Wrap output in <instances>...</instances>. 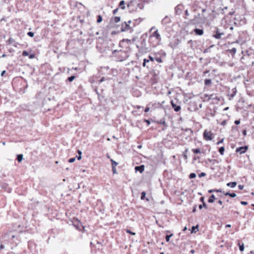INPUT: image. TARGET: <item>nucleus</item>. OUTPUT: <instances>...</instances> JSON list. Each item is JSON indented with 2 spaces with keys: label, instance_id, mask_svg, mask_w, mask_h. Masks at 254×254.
<instances>
[{
  "label": "nucleus",
  "instance_id": "63",
  "mask_svg": "<svg viewBox=\"0 0 254 254\" xmlns=\"http://www.w3.org/2000/svg\"><path fill=\"white\" fill-rule=\"evenodd\" d=\"M243 134H244V135H246V130H244V131H243Z\"/></svg>",
  "mask_w": 254,
  "mask_h": 254
},
{
  "label": "nucleus",
  "instance_id": "1",
  "mask_svg": "<svg viewBox=\"0 0 254 254\" xmlns=\"http://www.w3.org/2000/svg\"><path fill=\"white\" fill-rule=\"evenodd\" d=\"M131 40L123 39L119 44L120 47L123 49L115 50L112 54L114 57L116 58L117 61L122 62L126 60L129 56L128 52L129 51V45L131 44Z\"/></svg>",
  "mask_w": 254,
  "mask_h": 254
},
{
  "label": "nucleus",
  "instance_id": "43",
  "mask_svg": "<svg viewBox=\"0 0 254 254\" xmlns=\"http://www.w3.org/2000/svg\"><path fill=\"white\" fill-rule=\"evenodd\" d=\"M154 31V32H158V29H157L155 27H152L150 29V31Z\"/></svg>",
  "mask_w": 254,
  "mask_h": 254
},
{
  "label": "nucleus",
  "instance_id": "44",
  "mask_svg": "<svg viewBox=\"0 0 254 254\" xmlns=\"http://www.w3.org/2000/svg\"><path fill=\"white\" fill-rule=\"evenodd\" d=\"M193 32H203L202 29H199L195 28L194 29Z\"/></svg>",
  "mask_w": 254,
  "mask_h": 254
},
{
  "label": "nucleus",
  "instance_id": "33",
  "mask_svg": "<svg viewBox=\"0 0 254 254\" xmlns=\"http://www.w3.org/2000/svg\"><path fill=\"white\" fill-rule=\"evenodd\" d=\"M102 21V17L100 15H99L97 17V23H100Z\"/></svg>",
  "mask_w": 254,
  "mask_h": 254
},
{
  "label": "nucleus",
  "instance_id": "53",
  "mask_svg": "<svg viewBox=\"0 0 254 254\" xmlns=\"http://www.w3.org/2000/svg\"><path fill=\"white\" fill-rule=\"evenodd\" d=\"M235 124L237 125H239L240 124V120H236L235 121Z\"/></svg>",
  "mask_w": 254,
  "mask_h": 254
},
{
  "label": "nucleus",
  "instance_id": "54",
  "mask_svg": "<svg viewBox=\"0 0 254 254\" xmlns=\"http://www.w3.org/2000/svg\"><path fill=\"white\" fill-rule=\"evenodd\" d=\"M238 187L240 190H243L244 188V186L241 185H239Z\"/></svg>",
  "mask_w": 254,
  "mask_h": 254
},
{
  "label": "nucleus",
  "instance_id": "4",
  "mask_svg": "<svg viewBox=\"0 0 254 254\" xmlns=\"http://www.w3.org/2000/svg\"><path fill=\"white\" fill-rule=\"evenodd\" d=\"M31 50H30L29 52L26 51H23L22 55L23 57L28 56L29 59H32L35 58V54L34 53H31Z\"/></svg>",
  "mask_w": 254,
  "mask_h": 254
},
{
  "label": "nucleus",
  "instance_id": "16",
  "mask_svg": "<svg viewBox=\"0 0 254 254\" xmlns=\"http://www.w3.org/2000/svg\"><path fill=\"white\" fill-rule=\"evenodd\" d=\"M200 201L202 203H203V207L205 208V209H207V205H206V204L205 203V201H204V197L203 196H202L200 198Z\"/></svg>",
  "mask_w": 254,
  "mask_h": 254
},
{
  "label": "nucleus",
  "instance_id": "22",
  "mask_svg": "<svg viewBox=\"0 0 254 254\" xmlns=\"http://www.w3.org/2000/svg\"><path fill=\"white\" fill-rule=\"evenodd\" d=\"M141 200H144L145 199V196H146V192L145 191H143L141 192ZM146 200L147 201H149V199L148 198H146Z\"/></svg>",
  "mask_w": 254,
  "mask_h": 254
},
{
  "label": "nucleus",
  "instance_id": "37",
  "mask_svg": "<svg viewBox=\"0 0 254 254\" xmlns=\"http://www.w3.org/2000/svg\"><path fill=\"white\" fill-rule=\"evenodd\" d=\"M77 152H78V154H79V156H77V159H78V160H80L81 159V151H80L79 150H78L77 151Z\"/></svg>",
  "mask_w": 254,
  "mask_h": 254
},
{
  "label": "nucleus",
  "instance_id": "25",
  "mask_svg": "<svg viewBox=\"0 0 254 254\" xmlns=\"http://www.w3.org/2000/svg\"><path fill=\"white\" fill-rule=\"evenodd\" d=\"M238 245L239 246V249L240 251L243 252L244 250V245L243 243L242 244H240V242L238 243Z\"/></svg>",
  "mask_w": 254,
  "mask_h": 254
},
{
  "label": "nucleus",
  "instance_id": "19",
  "mask_svg": "<svg viewBox=\"0 0 254 254\" xmlns=\"http://www.w3.org/2000/svg\"><path fill=\"white\" fill-rule=\"evenodd\" d=\"M110 161L111 162V164H112V168H115L117 167V166L118 165V163L117 162H116V161H115L113 159H110Z\"/></svg>",
  "mask_w": 254,
  "mask_h": 254
},
{
  "label": "nucleus",
  "instance_id": "40",
  "mask_svg": "<svg viewBox=\"0 0 254 254\" xmlns=\"http://www.w3.org/2000/svg\"><path fill=\"white\" fill-rule=\"evenodd\" d=\"M126 232H127V233L128 234H131L132 235H135V233L131 232V231H130L128 229H127L126 230Z\"/></svg>",
  "mask_w": 254,
  "mask_h": 254
},
{
  "label": "nucleus",
  "instance_id": "42",
  "mask_svg": "<svg viewBox=\"0 0 254 254\" xmlns=\"http://www.w3.org/2000/svg\"><path fill=\"white\" fill-rule=\"evenodd\" d=\"M226 124H227V121H226V120H224V121H223L221 123V124H220V125H222V126H225Z\"/></svg>",
  "mask_w": 254,
  "mask_h": 254
},
{
  "label": "nucleus",
  "instance_id": "34",
  "mask_svg": "<svg viewBox=\"0 0 254 254\" xmlns=\"http://www.w3.org/2000/svg\"><path fill=\"white\" fill-rule=\"evenodd\" d=\"M75 78V76H71L70 77H69L67 79V80L69 81V82H71Z\"/></svg>",
  "mask_w": 254,
  "mask_h": 254
},
{
  "label": "nucleus",
  "instance_id": "15",
  "mask_svg": "<svg viewBox=\"0 0 254 254\" xmlns=\"http://www.w3.org/2000/svg\"><path fill=\"white\" fill-rule=\"evenodd\" d=\"M181 7V5H178L175 7L176 12L178 14H180L182 12Z\"/></svg>",
  "mask_w": 254,
  "mask_h": 254
},
{
  "label": "nucleus",
  "instance_id": "11",
  "mask_svg": "<svg viewBox=\"0 0 254 254\" xmlns=\"http://www.w3.org/2000/svg\"><path fill=\"white\" fill-rule=\"evenodd\" d=\"M216 199V197L214 194H212L208 200V202L210 203H213Z\"/></svg>",
  "mask_w": 254,
  "mask_h": 254
},
{
  "label": "nucleus",
  "instance_id": "30",
  "mask_svg": "<svg viewBox=\"0 0 254 254\" xmlns=\"http://www.w3.org/2000/svg\"><path fill=\"white\" fill-rule=\"evenodd\" d=\"M191 151L195 154L199 153L200 152V150L199 148L192 149Z\"/></svg>",
  "mask_w": 254,
  "mask_h": 254
},
{
  "label": "nucleus",
  "instance_id": "61",
  "mask_svg": "<svg viewBox=\"0 0 254 254\" xmlns=\"http://www.w3.org/2000/svg\"><path fill=\"white\" fill-rule=\"evenodd\" d=\"M226 228H230L231 227V225L230 224H227L226 225Z\"/></svg>",
  "mask_w": 254,
  "mask_h": 254
},
{
  "label": "nucleus",
  "instance_id": "60",
  "mask_svg": "<svg viewBox=\"0 0 254 254\" xmlns=\"http://www.w3.org/2000/svg\"><path fill=\"white\" fill-rule=\"evenodd\" d=\"M5 73V70L2 71L1 73V76H3Z\"/></svg>",
  "mask_w": 254,
  "mask_h": 254
},
{
  "label": "nucleus",
  "instance_id": "36",
  "mask_svg": "<svg viewBox=\"0 0 254 254\" xmlns=\"http://www.w3.org/2000/svg\"><path fill=\"white\" fill-rule=\"evenodd\" d=\"M188 151V150L186 149L185 151L183 153V157L185 158V159L187 160L188 159V156L187 155V152Z\"/></svg>",
  "mask_w": 254,
  "mask_h": 254
},
{
  "label": "nucleus",
  "instance_id": "50",
  "mask_svg": "<svg viewBox=\"0 0 254 254\" xmlns=\"http://www.w3.org/2000/svg\"><path fill=\"white\" fill-rule=\"evenodd\" d=\"M241 203L242 205H247V204H248V202H246V201H241Z\"/></svg>",
  "mask_w": 254,
  "mask_h": 254
},
{
  "label": "nucleus",
  "instance_id": "10",
  "mask_svg": "<svg viewBox=\"0 0 254 254\" xmlns=\"http://www.w3.org/2000/svg\"><path fill=\"white\" fill-rule=\"evenodd\" d=\"M236 51L237 50L235 48H233L232 49H229L227 50V52L230 53L232 55V57H234V56L236 53Z\"/></svg>",
  "mask_w": 254,
  "mask_h": 254
},
{
  "label": "nucleus",
  "instance_id": "9",
  "mask_svg": "<svg viewBox=\"0 0 254 254\" xmlns=\"http://www.w3.org/2000/svg\"><path fill=\"white\" fill-rule=\"evenodd\" d=\"M7 43L9 45H12L14 46H16V45L17 44V43L15 42V40L11 37L9 38V39L7 41Z\"/></svg>",
  "mask_w": 254,
  "mask_h": 254
},
{
  "label": "nucleus",
  "instance_id": "64",
  "mask_svg": "<svg viewBox=\"0 0 254 254\" xmlns=\"http://www.w3.org/2000/svg\"><path fill=\"white\" fill-rule=\"evenodd\" d=\"M187 227H185L183 229V231L185 232V231H186V230H187Z\"/></svg>",
  "mask_w": 254,
  "mask_h": 254
},
{
  "label": "nucleus",
  "instance_id": "58",
  "mask_svg": "<svg viewBox=\"0 0 254 254\" xmlns=\"http://www.w3.org/2000/svg\"><path fill=\"white\" fill-rule=\"evenodd\" d=\"M218 203L220 204V205H222V201L221 200H219L218 201Z\"/></svg>",
  "mask_w": 254,
  "mask_h": 254
},
{
  "label": "nucleus",
  "instance_id": "62",
  "mask_svg": "<svg viewBox=\"0 0 254 254\" xmlns=\"http://www.w3.org/2000/svg\"><path fill=\"white\" fill-rule=\"evenodd\" d=\"M185 13H186V15H189V12H188V10H186L185 11Z\"/></svg>",
  "mask_w": 254,
  "mask_h": 254
},
{
  "label": "nucleus",
  "instance_id": "31",
  "mask_svg": "<svg viewBox=\"0 0 254 254\" xmlns=\"http://www.w3.org/2000/svg\"><path fill=\"white\" fill-rule=\"evenodd\" d=\"M157 78H156V75H154V79H153L152 78L151 79V83L152 84H154L155 83L157 82Z\"/></svg>",
  "mask_w": 254,
  "mask_h": 254
},
{
  "label": "nucleus",
  "instance_id": "14",
  "mask_svg": "<svg viewBox=\"0 0 254 254\" xmlns=\"http://www.w3.org/2000/svg\"><path fill=\"white\" fill-rule=\"evenodd\" d=\"M208 192L209 193H212V192H222V190L221 189H211L208 190Z\"/></svg>",
  "mask_w": 254,
  "mask_h": 254
},
{
  "label": "nucleus",
  "instance_id": "35",
  "mask_svg": "<svg viewBox=\"0 0 254 254\" xmlns=\"http://www.w3.org/2000/svg\"><path fill=\"white\" fill-rule=\"evenodd\" d=\"M195 177H196V174L193 173L190 174V175L189 176V178L190 179H193V178H195Z\"/></svg>",
  "mask_w": 254,
  "mask_h": 254
},
{
  "label": "nucleus",
  "instance_id": "28",
  "mask_svg": "<svg viewBox=\"0 0 254 254\" xmlns=\"http://www.w3.org/2000/svg\"><path fill=\"white\" fill-rule=\"evenodd\" d=\"M113 20L115 23H118L121 20V17L119 16H116L114 17Z\"/></svg>",
  "mask_w": 254,
  "mask_h": 254
},
{
  "label": "nucleus",
  "instance_id": "5",
  "mask_svg": "<svg viewBox=\"0 0 254 254\" xmlns=\"http://www.w3.org/2000/svg\"><path fill=\"white\" fill-rule=\"evenodd\" d=\"M248 147L247 146L238 147L236 149V152H239L240 154L244 153L248 150Z\"/></svg>",
  "mask_w": 254,
  "mask_h": 254
},
{
  "label": "nucleus",
  "instance_id": "41",
  "mask_svg": "<svg viewBox=\"0 0 254 254\" xmlns=\"http://www.w3.org/2000/svg\"><path fill=\"white\" fill-rule=\"evenodd\" d=\"M75 157L71 158L69 159L68 162L69 163H73V162H74L75 161Z\"/></svg>",
  "mask_w": 254,
  "mask_h": 254
},
{
  "label": "nucleus",
  "instance_id": "17",
  "mask_svg": "<svg viewBox=\"0 0 254 254\" xmlns=\"http://www.w3.org/2000/svg\"><path fill=\"white\" fill-rule=\"evenodd\" d=\"M211 80L209 79H206L204 80V84L205 86H209L211 84Z\"/></svg>",
  "mask_w": 254,
  "mask_h": 254
},
{
  "label": "nucleus",
  "instance_id": "45",
  "mask_svg": "<svg viewBox=\"0 0 254 254\" xmlns=\"http://www.w3.org/2000/svg\"><path fill=\"white\" fill-rule=\"evenodd\" d=\"M144 122L146 123L148 126H149L150 124V121L148 120L144 119Z\"/></svg>",
  "mask_w": 254,
  "mask_h": 254
},
{
  "label": "nucleus",
  "instance_id": "48",
  "mask_svg": "<svg viewBox=\"0 0 254 254\" xmlns=\"http://www.w3.org/2000/svg\"><path fill=\"white\" fill-rule=\"evenodd\" d=\"M149 60H150L151 62H153L154 60H155V58H153L152 57H151V56H149Z\"/></svg>",
  "mask_w": 254,
  "mask_h": 254
},
{
  "label": "nucleus",
  "instance_id": "2",
  "mask_svg": "<svg viewBox=\"0 0 254 254\" xmlns=\"http://www.w3.org/2000/svg\"><path fill=\"white\" fill-rule=\"evenodd\" d=\"M161 41V37L158 33H153L149 36V42L152 47H155L159 45Z\"/></svg>",
  "mask_w": 254,
  "mask_h": 254
},
{
  "label": "nucleus",
  "instance_id": "8",
  "mask_svg": "<svg viewBox=\"0 0 254 254\" xmlns=\"http://www.w3.org/2000/svg\"><path fill=\"white\" fill-rule=\"evenodd\" d=\"M135 171H139L142 173L144 171V165H142L139 166H136L134 168Z\"/></svg>",
  "mask_w": 254,
  "mask_h": 254
},
{
  "label": "nucleus",
  "instance_id": "47",
  "mask_svg": "<svg viewBox=\"0 0 254 254\" xmlns=\"http://www.w3.org/2000/svg\"><path fill=\"white\" fill-rule=\"evenodd\" d=\"M112 171H113V174H116L117 173L116 167L112 168Z\"/></svg>",
  "mask_w": 254,
  "mask_h": 254
},
{
  "label": "nucleus",
  "instance_id": "24",
  "mask_svg": "<svg viewBox=\"0 0 254 254\" xmlns=\"http://www.w3.org/2000/svg\"><path fill=\"white\" fill-rule=\"evenodd\" d=\"M223 34V33H216V34L214 35V37L216 39H220L221 35Z\"/></svg>",
  "mask_w": 254,
  "mask_h": 254
},
{
  "label": "nucleus",
  "instance_id": "57",
  "mask_svg": "<svg viewBox=\"0 0 254 254\" xmlns=\"http://www.w3.org/2000/svg\"><path fill=\"white\" fill-rule=\"evenodd\" d=\"M4 246H3V245H1V244L0 245V250H2V249H4Z\"/></svg>",
  "mask_w": 254,
  "mask_h": 254
},
{
  "label": "nucleus",
  "instance_id": "12",
  "mask_svg": "<svg viewBox=\"0 0 254 254\" xmlns=\"http://www.w3.org/2000/svg\"><path fill=\"white\" fill-rule=\"evenodd\" d=\"M222 192L225 195H228L231 197H235L236 196V194L235 193H230L229 192H225L224 191H222Z\"/></svg>",
  "mask_w": 254,
  "mask_h": 254
},
{
  "label": "nucleus",
  "instance_id": "32",
  "mask_svg": "<svg viewBox=\"0 0 254 254\" xmlns=\"http://www.w3.org/2000/svg\"><path fill=\"white\" fill-rule=\"evenodd\" d=\"M173 236V234L166 235L165 237L166 241L168 242L170 241V237H171Z\"/></svg>",
  "mask_w": 254,
  "mask_h": 254
},
{
  "label": "nucleus",
  "instance_id": "20",
  "mask_svg": "<svg viewBox=\"0 0 254 254\" xmlns=\"http://www.w3.org/2000/svg\"><path fill=\"white\" fill-rule=\"evenodd\" d=\"M202 99L204 101H208L210 100L209 95L208 94H204L202 97Z\"/></svg>",
  "mask_w": 254,
  "mask_h": 254
},
{
  "label": "nucleus",
  "instance_id": "49",
  "mask_svg": "<svg viewBox=\"0 0 254 254\" xmlns=\"http://www.w3.org/2000/svg\"><path fill=\"white\" fill-rule=\"evenodd\" d=\"M118 10H119V8H116L115 9H114V10H113V14H115L117 12V11H118Z\"/></svg>",
  "mask_w": 254,
  "mask_h": 254
},
{
  "label": "nucleus",
  "instance_id": "51",
  "mask_svg": "<svg viewBox=\"0 0 254 254\" xmlns=\"http://www.w3.org/2000/svg\"><path fill=\"white\" fill-rule=\"evenodd\" d=\"M27 34L30 37H32L34 36V33H27Z\"/></svg>",
  "mask_w": 254,
  "mask_h": 254
},
{
  "label": "nucleus",
  "instance_id": "6",
  "mask_svg": "<svg viewBox=\"0 0 254 254\" xmlns=\"http://www.w3.org/2000/svg\"><path fill=\"white\" fill-rule=\"evenodd\" d=\"M131 28L126 22L124 23V24H123L122 25V31L124 32L125 31H128V30H131Z\"/></svg>",
  "mask_w": 254,
  "mask_h": 254
},
{
  "label": "nucleus",
  "instance_id": "3",
  "mask_svg": "<svg viewBox=\"0 0 254 254\" xmlns=\"http://www.w3.org/2000/svg\"><path fill=\"white\" fill-rule=\"evenodd\" d=\"M203 136L204 139L206 141L211 140L214 138V134L211 131L205 129L203 133Z\"/></svg>",
  "mask_w": 254,
  "mask_h": 254
},
{
  "label": "nucleus",
  "instance_id": "18",
  "mask_svg": "<svg viewBox=\"0 0 254 254\" xmlns=\"http://www.w3.org/2000/svg\"><path fill=\"white\" fill-rule=\"evenodd\" d=\"M198 230V226L196 225V226H192L191 228V233H196Z\"/></svg>",
  "mask_w": 254,
  "mask_h": 254
},
{
  "label": "nucleus",
  "instance_id": "21",
  "mask_svg": "<svg viewBox=\"0 0 254 254\" xmlns=\"http://www.w3.org/2000/svg\"><path fill=\"white\" fill-rule=\"evenodd\" d=\"M209 98H210V100L216 99V100H217L218 101L219 100V99L215 94L209 95Z\"/></svg>",
  "mask_w": 254,
  "mask_h": 254
},
{
  "label": "nucleus",
  "instance_id": "27",
  "mask_svg": "<svg viewBox=\"0 0 254 254\" xmlns=\"http://www.w3.org/2000/svg\"><path fill=\"white\" fill-rule=\"evenodd\" d=\"M156 123L157 124H159L163 125L164 126H166V122H165V121L164 119L163 120H160L159 121H157Z\"/></svg>",
  "mask_w": 254,
  "mask_h": 254
},
{
  "label": "nucleus",
  "instance_id": "26",
  "mask_svg": "<svg viewBox=\"0 0 254 254\" xmlns=\"http://www.w3.org/2000/svg\"><path fill=\"white\" fill-rule=\"evenodd\" d=\"M224 151H225V148L223 146L220 147L219 149V152L222 155H224Z\"/></svg>",
  "mask_w": 254,
  "mask_h": 254
},
{
  "label": "nucleus",
  "instance_id": "7",
  "mask_svg": "<svg viewBox=\"0 0 254 254\" xmlns=\"http://www.w3.org/2000/svg\"><path fill=\"white\" fill-rule=\"evenodd\" d=\"M171 104L172 105V108L174 109V111L176 112H179L181 110V108L180 106H178L176 104H175L173 101H171Z\"/></svg>",
  "mask_w": 254,
  "mask_h": 254
},
{
  "label": "nucleus",
  "instance_id": "56",
  "mask_svg": "<svg viewBox=\"0 0 254 254\" xmlns=\"http://www.w3.org/2000/svg\"><path fill=\"white\" fill-rule=\"evenodd\" d=\"M223 139H221V140H220V141H218V142H217V144H220V143H222V142H223Z\"/></svg>",
  "mask_w": 254,
  "mask_h": 254
},
{
  "label": "nucleus",
  "instance_id": "46",
  "mask_svg": "<svg viewBox=\"0 0 254 254\" xmlns=\"http://www.w3.org/2000/svg\"><path fill=\"white\" fill-rule=\"evenodd\" d=\"M205 175H206V174L205 173L202 172L199 175V177H204Z\"/></svg>",
  "mask_w": 254,
  "mask_h": 254
},
{
  "label": "nucleus",
  "instance_id": "55",
  "mask_svg": "<svg viewBox=\"0 0 254 254\" xmlns=\"http://www.w3.org/2000/svg\"><path fill=\"white\" fill-rule=\"evenodd\" d=\"M202 207H203V203H202V204H200L199 205V209H201L202 208Z\"/></svg>",
  "mask_w": 254,
  "mask_h": 254
},
{
  "label": "nucleus",
  "instance_id": "39",
  "mask_svg": "<svg viewBox=\"0 0 254 254\" xmlns=\"http://www.w3.org/2000/svg\"><path fill=\"white\" fill-rule=\"evenodd\" d=\"M149 60H147L146 59H144L143 63L142 64V65L143 67H145L146 66V63L149 62Z\"/></svg>",
  "mask_w": 254,
  "mask_h": 254
},
{
  "label": "nucleus",
  "instance_id": "59",
  "mask_svg": "<svg viewBox=\"0 0 254 254\" xmlns=\"http://www.w3.org/2000/svg\"><path fill=\"white\" fill-rule=\"evenodd\" d=\"M208 72H209V70H206L205 71H204L203 72V74H206V73H208Z\"/></svg>",
  "mask_w": 254,
  "mask_h": 254
},
{
  "label": "nucleus",
  "instance_id": "13",
  "mask_svg": "<svg viewBox=\"0 0 254 254\" xmlns=\"http://www.w3.org/2000/svg\"><path fill=\"white\" fill-rule=\"evenodd\" d=\"M236 185H237V183L235 182H230V183H228L227 184V186L228 187H231L232 188L235 187L236 186Z\"/></svg>",
  "mask_w": 254,
  "mask_h": 254
},
{
  "label": "nucleus",
  "instance_id": "29",
  "mask_svg": "<svg viewBox=\"0 0 254 254\" xmlns=\"http://www.w3.org/2000/svg\"><path fill=\"white\" fill-rule=\"evenodd\" d=\"M22 158H23L22 154H19L17 155V160L19 162H20L22 161Z\"/></svg>",
  "mask_w": 254,
  "mask_h": 254
},
{
  "label": "nucleus",
  "instance_id": "23",
  "mask_svg": "<svg viewBox=\"0 0 254 254\" xmlns=\"http://www.w3.org/2000/svg\"><path fill=\"white\" fill-rule=\"evenodd\" d=\"M120 6L122 9H125V1L124 0H121L119 4Z\"/></svg>",
  "mask_w": 254,
  "mask_h": 254
},
{
  "label": "nucleus",
  "instance_id": "52",
  "mask_svg": "<svg viewBox=\"0 0 254 254\" xmlns=\"http://www.w3.org/2000/svg\"><path fill=\"white\" fill-rule=\"evenodd\" d=\"M149 110H150V108L149 107H146L145 108V110H144V112L145 113H147V112H148L149 111Z\"/></svg>",
  "mask_w": 254,
  "mask_h": 254
},
{
  "label": "nucleus",
  "instance_id": "38",
  "mask_svg": "<svg viewBox=\"0 0 254 254\" xmlns=\"http://www.w3.org/2000/svg\"><path fill=\"white\" fill-rule=\"evenodd\" d=\"M155 60L159 63H162L163 62L161 58H155Z\"/></svg>",
  "mask_w": 254,
  "mask_h": 254
}]
</instances>
